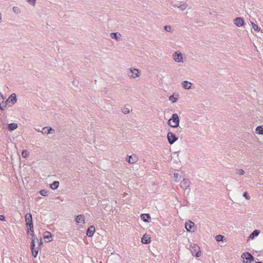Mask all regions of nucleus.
<instances>
[{
    "mask_svg": "<svg viewBox=\"0 0 263 263\" xmlns=\"http://www.w3.org/2000/svg\"><path fill=\"white\" fill-rule=\"evenodd\" d=\"M25 219L26 226L28 228L27 233L29 234L30 232L29 231L33 233V225L32 222V215L30 213H27L25 216Z\"/></svg>",
    "mask_w": 263,
    "mask_h": 263,
    "instance_id": "nucleus-1",
    "label": "nucleus"
},
{
    "mask_svg": "<svg viewBox=\"0 0 263 263\" xmlns=\"http://www.w3.org/2000/svg\"><path fill=\"white\" fill-rule=\"evenodd\" d=\"M179 118L177 114H173L168 121V124L172 127H177L179 124Z\"/></svg>",
    "mask_w": 263,
    "mask_h": 263,
    "instance_id": "nucleus-2",
    "label": "nucleus"
},
{
    "mask_svg": "<svg viewBox=\"0 0 263 263\" xmlns=\"http://www.w3.org/2000/svg\"><path fill=\"white\" fill-rule=\"evenodd\" d=\"M129 72L127 73V76L130 79H135L140 77L141 71L140 70L131 67L129 69Z\"/></svg>",
    "mask_w": 263,
    "mask_h": 263,
    "instance_id": "nucleus-3",
    "label": "nucleus"
},
{
    "mask_svg": "<svg viewBox=\"0 0 263 263\" xmlns=\"http://www.w3.org/2000/svg\"><path fill=\"white\" fill-rule=\"evenodd\" d=\"M168 142L170 144H173L178 140V137L172 132H169L167 135Z\"/></svg>",
    "mask_w": 263,
    "mask_h": 263,
    "instance_id": "nucleus-4",
    "label": "nucleus"
},
{
    "mask_svg": "<svg viewBox=\"0 0 263 263\" xmlns=\"http://www.w3.org/2000/svg\"><path fill=\"white\" fill-rule=\"evenodd\" d=\"M173 58L175 62L177 63L183 62L182 54L179 51L175 52L173 54Z\"/></svg>",
    "mask_w": 263,
    "mask_h": 263,
    "instance_id": "nucleus-5",
    "label": "nucleus"
},
{
    "mask_svg": "<svg viewBox=\"0 0 263 263\" xmlns=\"http://www.w3.org/2000/svg\"><path fill=\"white\" fill-rule=\"evenodd\" d=\"M190 181L189 179L184 178L180 182V186L184 190H186L190 186Z\"/></svg>",
    "mask_w": 263,
    "mask_h": 263,
    "instance_id": "nucleus-6",
    "label": "nucleus"
},
{
    "mask_svg": "<svg viewBox=\"0 0 263 263\" xmlns=\"http://www.w3.org/2000/svg\"><path fill=\"white\" fill-rule=\"evenodd\" d=\"M241 257L243 259H246V260H249V262H251L254 259V257L249 252L243 253L241 255Z\"/></svg>",
    "mask_w": 263,
    "mask_h": 263,
    "instance_id": "nucleus-7",
    "label": "nucleus"
},
{
    "mask_svg": "<svg viewBox=\"0 0 263 263\" xmlns=\"http://www.w3.org/2000/svg\"><path fill=\"white\" fill-rule=\"evenodd\" d=\"M138 160V158L136 154H133L126 159V161L130 164H134Z\"/></svg>",
    "mask_w": 263,
    "mask_h": 263,
    "instance_id": "nucleus-8",
    "label": "nucleus"
},
{
    "mask_svg": "<svg viewBox=\"0 0 263 263\" xmlns=\"http://www.w3.org/2000/svg\"><path fill=\"white\" fill-rule=\"evenodd\" d=\"M195 223L191 221L186 222L185 223V227L188 232H194V230L193 229Z\"/></svg>",
    "mask_w": 263,
    "mask_h": 263,
    "instance_id": "nucleus-9",
    "label": "nucleus"
},
{
    "mask_svg": "<svg viewBox=\"0 0 263 263\" xmlns=\"http://www.w3.org/2000/svg\"><path fill=\"white\" fill-rule=\"evenodd\" d=\"M234 24L238 27H241L244 24V21L242 17H237L234 20Z\"/></svg>",
    "mask_w": 263,
    "mask_h": 263,
    "instance_id": "nucleus-10",
    "label": "nucleus"
},
{
    "mask_svg": "<svg viewBox=\"0 0 263 263\" xmlns=\"http://www.w3.org/2000/svg\"><path fill=\"white\" fill-rule=\"evenodd\" d=\"M95 232V227L93 226H90L86 232V235L89 237H91Z\"/></svg>",
    "mask_w": 263,
    "mask_h": 263,
    "instance_id": "nucleus-11",
    "label": "nucleus"
},
{
    "mask_svg": "<svg viewBox=\"0 0 263 263\" xmlns=\"http://www.w3.org/2000/svg\"><path fill=\"white\" fill-rule=\"evenodd\" d=\"M16 96L15 93L11 94L10 96L9 97V98L7 100V101H8V102H11L12 105H14L16 102Z\"/></svg>",
    "mask_w": 263,
    "mask_h": 263,
    "instance_id": "nucleus-12",
    "label": "nucleus"
},
{
    "mask_svg": "<svg viewBox=\"0 0 263 263\" xmlns=\"http://www.w3.org/2000/svg\"><path fill=\"white\" fill-rule=\"evenodd\" d=\"M141 219L144 222H149L151 221V218L149 214H142L140 216Z\"/></svg>",
    "mask_w": 263,
    "mask_h": 263,
    "instance_id": "nucleus-13",
    "label": "nucleus"
},
{
    "mask_svg": "<svg viewBox=\"0 0 263 263\" xmlns=\"http://www.w3.org/2000/svg\"><path fill=\"white\" fill-rule=\"evenodd\" d=\"M110 37L117 41L121 40V34L119 32H113L110 33Z\"/></svg>",
    "mask_w": 263,
    "mask_h": 263,
    "instance_id": "nucleus-14",
    "label": "nucleus"
},
{
    "mask_svg": "<svg viewBox=\"0 0 263 263\" xmlns=\"http://www.w3.org/2000/svg\"><path fill=\"white\" fill-rule=\"evenodd\" d=\"M76 221L78 223L84 224L85 223V219L83 215L80 214L76 217Z\"/></svg>",
    "mask_w": 263,
    "mask_h": 263,
    "instance_id": "nucleus-15",
    "label": "nucleus"
},
{
    "mask_svg": "<svg viewBox=\"0 0 263 263\" xmlns=\"http://www.w3.org/2000/svg\"><path fill=\"white\" fill-rule=\"evenodd\" d=\"M142 242L144 244H148L151 242V237L146 234H144L142 238Z\"/></svg>",
    "mask_w": 263,
    "mask_h": 263,
    "instance_id": "nucleus-16",
    "label": "nucleus"
},
{
    "mask_svg": "<svg viewBox=\"0 0 263 263\" xmlns=\"http://www.w3.org/2000/svg\"><path fill=\"white\" fill-rule=\"evenodd\" d=\"M0 96H1V97H2V103L0 104V109L2 110H5V108H6V107L7 105L8 101H7V100L6 101H4V99L1 94H0Z\"/></svg>",
    "mask_w": 263,
    "mask_h": 263,
    "instance_id": "nucleus-17",
    "label": "nucleus"
},
{
    "mask_svg": "<svg viewBox=\"0 0 263 263\" xmlns=\"http://www.w3.org/2000/svg\"><path fill=\"white\" fill-rule=\"evenodd\" d=\"M192 84V83L187 81H184L182 83V87L185 89H191Z\"/></svg>",
    "mask_w": 263,
    "mask_h": 263,
    "instance_id": "nucleus-18",
    "label": "nucleus"
},
{
    "mask_svg": "<svg viewBox=\"0 0 263 263\" xmlns=\"http://www.w3.org/2000/svg\"><path fill=\"white\" fill-rule=\"evenodd\" d=\"M260 233V231L258 230H254L249 236V239H253L255 236H257Z\"/></svg>",
    "mask_w": 263,
    "mask_h": 263,
    "instance_id": "nucleus-19",
    "label": "nucleus"
},
{
    "mask_svg": "<svg viewBox=\"0 0 263 263\" xmlns=\"http://www.w3.org/2000/svg\"><path fill=\"white\" fill-rule=\"evenodd\" d=\"M17 124L15 123H10L8 124V129L9 131H12L17 128Z\"/></svg>",
    "mask_w": 263,
    "mask_h": 263,
    "instance_id": "nucleus-20",
    "label": "nucleus"
},
{
    "mask_svg": "<svg viewBox=\"0 0 263 263\" xmlns=\"http://www.w3.org/2000/svg\"><path fill=\"white\" fill-rule=\"evenodd\" d=\"M59 182L58 181H54L52 184H50V187L53 190L58 189L59 186Z\"/></svg>",
    "mask_w": 263,
    "mask_h": 263,
    "instance_id": "nucleus-21",
    "label": "nucleus"
},
{
    "mask_svg": "<svg viewBox=\"0 0 263 263\" xmlns=\"http://www.w3.org/2000/svg\"><path fill=\"white\" fill-rule=\"evenodd\" d=\"M256 131L259 135H263V125L258 126L256 128Z\"/></svg>",
    "mask_w": 263,
    "mask_h": 263,
    "instance_id": "nucleus-22",
    "label": "nucleus"
},
{
    "mask_svg": "<svg viewBox=\"0 0 263 263\" xmlns=\"http://www.w3.org/2000/svg\"><path fill=\"white\" fill-rule=\"evenodd\" d=\"M39 251L38 247L34 248L33 250H31L32 254L34 257H36Z\"/></svg>",
    "mask_w": 263,
    "mask_h": 263,
    "instance_id": "nucleus-23",
    "label": "nucleus"
},
{
    "mask_svg": "<svg viewBox=\"0 0 263 263\" xmlns=\"http://www.w3.org/2000/svg\"><path fill=\"white\" fill-rule=\"evenodd\" d=\"M51 234L50 232L46 231L44 233V238L46 239H49L51 237Z\"/></svg>",
    "mask_w": 263,
    "mask_h": 263,
    "instance_id": "nucleus-24",
    "label": "nucleus"
},
{
    "mask_svg": "<svg viewBox=\"0 0 263 263\" xmlns=\"http://www.w3.org/2000/svg\"><path fill=\"white\" fill-rule=\"evenodd\" d=\"M47 128V132H45L44 133H46V134H52L54 132V130L51 127H45L43 128V129H45Z\"/></svg>",
    "mask_w": 263,
    "mask_h": 263,
    "instance_id": "nucleus-25",
    "label": "nucleus"
},
{
    "mask_svg": "<svg viewBox=\"0 0 263 263\" xmlns=\"http://www.w3.org/2000/svg\"><path fill=\"white\" fill-rule=\"evenodd\" d=\"M187 6H188L187 4L185 3H183V4H181V5H179V7H178V8L180 10L183 11V10H185L187 8Z\"/></svg>",
    "mask_w": 263,
    "mask_h": 263,
    "instance_id": "nucleus-26",
    "label": "nucleus"
},
{
    "mask_svg": "<svg viewBox=\"0 0 263 263\" xmlns=\"http://www.w3.org/2000/svg\"><path fill=\"white\" fill-rule=\"evenodd\" d=\"M169 100L171 101L172 103H175L178 101V98H175L174 95L173 94L170 96V97H169Z\"/></svg>",
    "mask_w": 263,
    "mask_h": 263,
    "instance_id": "nucleus-27",
    "label": "nucleus"
},
{
    "mask_svg": "<svg viewBox=\"0 0 263 263\" xmlns=\"http://www.w3.org/2000/svg\"><path fill=\"white\" fill-rule=\"evenodd\" d=\"M29 154V152L27 150H23L22 153V156L24 158H27Z\"/></svg>",
    "mask_w": 263,
    "mask_h": 263,
    "instance_id": "nucleus-28",
    "label": "nucleus"
},
{
    "mask_svg": "<svg viewBox=\"0 0 263 263\" xmlns=\"http://www.w3.org/2000/svg\"><path fill=\"white\" fill-rule=\"evenodd\" d=\"M40 194L43 196H46L48 195V192L45 190H42L40 191Z\"/></svg>",
    "mask_w": 263,
    "mask_h": 263,
    "instance_id": "nucleus-29",
    "label": "nucleus"
},
{
    "mask_svg": "<svg viewBox=\"0 0 263 263\" xmlns=\"http://www.w3.org/2000/svg\"><path fill=\"white\" fill-rule=\"evenodd\" d=\"M29 232H29V233H30V234L31 235H32V240H34V242H35V241H39V240H38V239H37V238L36 236V235H35L34 234V232H33V233H32V232H31L30 231H29Z\"/></svg>",
    "mask_w": 263,
    "mask_h": 263,
    "instance_id": "nucleus-30",
    "label": "nucleus"
},
{
    "mask_svg": "<svg viewBox=\"0 0 263 263\" xmlns=\"http://www.w3.org/2000/svg\"><path fill=\"white\" fill-rule=\"evenodd\" d=\"M224 236L221 235H218L216 236V239L217 241H223V238Z\"/></svg>",
    "mask_w": 263,
    "mask_h": 263,
    "instance_id": "nucleus-31",
    "label": "nucleus"
},
{
    "mask_svg": "<svg viewBox=\"0 0 263 263\" xmlns=\"http://www.w3.org/2000/svg\"><path fill=\"white\" fill-rule=\"evenodd\" d=\"M251 24H252V27L255 31H259L260 28L258 27V26L257 25H256L255 23H254L252 22H251Z\"/></svg>",
    "mask_w": 263,
    "mask_h": 263,
    "instance_id": "nucleus-32",
    "label": "nucleus"
},
{
    "mask_svg": "<svg viewBox=\"0 0 263 263\" xmlns=\"http://www.w3.org/2000/svg\"><path fill=\"white\" fill-rule=\"evenodd\" d=\"M236 171V173L240 175H243L245 174V171L242 169H237Z\"/></svg>",
    "mask_w": 263,
    "mask_h": 263,
    "instance_id": "nucleus-33",
    "label": "nucleus"
},
{
    "mask_svg": "<svg viewBox=\"0 0 263 263\" xmlns=\"http://www.w3.org/2000/svg\"><path fill=\"white\" fill-rule=\"evenodd\" d=\"M122 112L124 114H127L129 112V110L128 108H126V107H124L123 109H122Z\"/></svg>",
    "mask_w": 263,
    "mask_h": 263,
    "instance_id": "nucleus-34",
    "label": "nucleus"
},
{
    "mask_svg": "<svg viewBox=\"0 0 263 263\" xmlns=\"http://www.w3.org/2000/svg\"><path fill=\"white\" fill-rule=\"evenodd\" d=\"M164 29L166 31L170 32L171 31L172 28L171 26L167 25L164 26Z\"/></svg>",
    "mask_w": 263,
    "mask_h": 263,
    "instance_id": "nucleus-35",
    "label": "nucleus"
},
{
    "mask_svg": "<svg viewBox=\"0 0 263 263\" xmlns=\"http://www.w3.org/2000/svg\"><path fill=\"white\" fill-rule=\"evenodd\" d=\"M243 196L247 200H249L250 199V197L248 194L247 192H245L243 193Z\"/></svg>",
    "mask_w": 263,
    "mask_h": 263,
    "instance_id": "nucleus-36",
    "label": "nucleus"
},
{
    "mask_svg": "<svg viewBox=\"0 0 263 263\" xmlns=\"http://www.w3.org/2000/svg\"><path fill=\"white\" fill-rule=\"evenodd\" d=\"M13 10L14 12L16 14H18L20 12V11L19 10L18 8L16 7H13Z\"/></svg>",
    "mask_w": 263,
    "mask_h": 263,
    "instance_id": "nucleus-37",
    "label": "nucleus"
},
{
    "mask_svg": "<svg viewBox=\"0 0 263 263\" xmlns=\"http://www.w3.org/2000/svg\"><path fill=\"white\" fill-rule=\"evenodd\" d=\"M35 242H34V240H32L31 243V250H33L34 248H35Z\"/></svg>",
    "mask_w": 263,
    "mask_h": 263,
    "instance_id": "nucleus-38",
    "label": "nucleus"
},
{
    "mask_svg": "<svg viewBox=\"0 0 263 263\" xmlns=\"http://www.w3.org/2000/svg\"><path fill=\"white\" fill-rule=\"evenodd\" d=\"M27 2L30 3V4L33 5V6L35 5V2L36 0H27Z\"/></svg>",
    "mask_w": 263,
    "mask_h": 263,
    "instance_id": "nucleus-39",
    "label": "nucleus"
},
{
    "mask_svg": "<svg viewBox=\"0 0 263 263\" xmlns=\"http://www.w3.org/2000/svg\"><path fill=\"white\" fill-rule=\"evenodd\" d=\"M0 220L1 221H5V217L3 215H0Z\"/></svg>",
    "mask_w": 263,
    "mask_h": 263,
    "instance_id": "nucleus-40",
    "label": "nucleus"
},
{
    "mask_svg": "<svg viewBox=\"0 0 263 263\" xmlns=\"http://www.w3.org/2000/svg\"><path fill=\"white\" fill-rule=\"evenodd\" d=\"M196 257H199L201 256V252L200 251H198L195 255Z\"/></svg>",
    "mask_w": 263,
    "mask_h": 263,
    "instance_id": "nucleus-41",
    "label": "nucleus"
},
{
    "mask_svg": "<svg viewBox=\"0 0 263 263\" xmlns=\"http://www.w3.org/2000/svg\"><path fill=\"white\" fill-rule=\"evenodd\" d=\"M174 177L175 178H178L179 177V174L178 173H175L174 174Z\"/></svg>",
    "mask_w": 263,
    "mask_h": 263,
    "instance_id": "nucleus-42",
    "label": "nucleus"
},
{
    "mask_svg": "<svg viewBox=\"0 0 263 263\" xmlns=\"http://www.w3.org/2000/svg\"><path fill=\"white\" fill-rule=\"evenodd\" d=\"M179 5H176V4H175L173 5V6L175 8H178Z\"/></svg>",
    "mask_w": 263,
    "mask_h": 263,
    "instance_id": "nucleus-43",
    "label": "nucleus"
},
{
    "mask_svg": "<svg viewBox=\"0 0 263 263\" xmlns=\"http://www.w3.org/2000/svg\"><path fill=\"white\" fill-rule=\"evenodd\" d=\"M42 243H43V242H42V239H40V242H39V245H42Z\"/></svg>",
    "mask_w": 263,
    "mask_h": 263,
    "instance_id": "nucleus-44",
    "label": "nucleus"
},
{
    "mask_svg": "<svg viewBox=\"0 0 263 263\" xmlns=\"http://www.w3.org/2000/svg\"><path fill=\"white\" fill-rule=\"evenodd\" d=\"M1 20H2V14L0 13V21H1Z\"/></svg>",
    "mask_w": 263,
    "mask_h": 263,
    "instance_id": "nucleus-45",
    "label": "nucleus"
},
{
    "mask_svg": "<svg viewBox=\"0 0 263 263\" xmlns=\"http://www.w3.org/2000/svg\"><path fill=\"white\" fill-rule=\"evenodd\" d=\"M2 98H0V104H1V103H2Z\"/></svg>",
    "mask_w": 263,
    "mask_h": 263,
    "instance_id": "nucleus-46",
    "label": "nucleus"
},
{
    "mask_svg": "<svg viewBox=\"0 0 263 263\" xmlns=\"http://www.w3.org/2000/svg\"><path fill=\"white\" fill-rule=\"evenodd\" d=\"M257 263H263V262H260V261H258V262H257Z\"/></svg>",
    "mask_w": 263,
    "mask_h": 263,
    "instance_id": "nucleus-47",
    "label": "nucleus"
}]
</instances>
